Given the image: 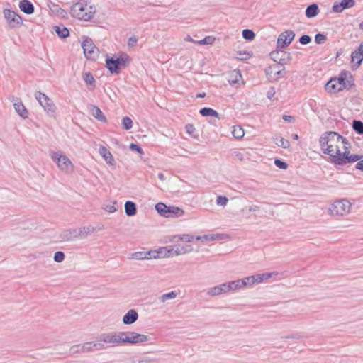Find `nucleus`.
Instances as JSON below:
<instances>
[{"instance_id":"obj_27","label":"nucleus","mask_w":363,"mask_h":363,"mask_svg":"<svg viewBox=\"0 0 363 363\" xmlns=\"http://www.w3.org/2000/svg\"><path fill=\"white\" fill-rule=\"evenodd\" d=\"M89 111L91 114L95 117L98 121L101 122H106V119L101 109L94 105L89 106Z\"/></svg>"},{"instance_id":"obj_15","label":"nucleus","mask_w":363,"mask_h":363,"mask_svg":"<svg viewBox=\"0 0 363 363\" xmlns=\"http://www.w3.org/2000/svg\"><path fill=\"white\" fill-rule=\"evenodd\" d=\"M57 167L60 170L65 172H72L74 169V165L71 160L66 156L62 155L60 160L57 161Z\"/></svg>"},{"instance_id":"obj_59","label":"nucleus","mask_w":363,"mask_h":363,"mask_svg":"<svg viewBox=\"0 0 363 363\" xmlns=\"http://www.w3.org/2000/svg\"><path fill=\"white\" fill-rule=\"evenodd\" d=\"M361 157L358 161V162L356 164V168L360 171L363 172V159L362 160V156L359 155Z\"/></svg>"},{"instance_id":"obj_16","label":"nucleus","mask_w":363,"mask_h":363,"mask_svg":"<svg viewBox=\"0 0 363 363\" xmlns=\"http://www.w3.org/2000/svg\"><path fill=\"white\" fill-rule=\"evenodd\" d=\"M158 257L157 255V252H152V250L147 251V252H136L134 253H132L129 258L135 259V260H143L145 259H156Z\"/></svg>"},{"instance_id":"obj_10","label":"nucleus","mask_w":363,"mask_h":363,"mask_svg":"<svg viewBox=\"0 0 363 363\" xmlns=\"http://www.w3.org/2000/svg\"><path fill=\"white\" fill-rule=\"evenodd\" d=\"M4 18L10 28H14L22 25V18L15 11L10 9L4 10Z\"/></svg>"},{"instance_id":"obj_57","label":"nucleus","mask_w":363,"mask_h":363,"mask_svg":"<svg viewBox=\"0 0 363 363\" xmlns=\"http://www.w3.org/2000/svg\"><path fill=\"white\" fill-rule=\"evenodd\" d=\"M255 279H254V281H255V283H262L264 279H263V277L262 276V274H255V275H252Z\"/></svg>"},{"instance_id":"obj_36","label":"nucleus","mask_w":363,"mask_h":363,"mask_svg":"<svg viewBox=\"0 0 363 363\" xmlns=\"http://www.w3.org/2000/svg\"><path fill=\"white\" fill-rule=\"evenodd\" d=\"M244 130L242 128L240 125H235L233 126V130H232V135L233 137H235L237 139H240L244 136Z\"/></svg>"},{"instance_id":"obj_42","label":"nucleus","mask_w":363,"mask_h":363,"mask_svg":"<svg viewBox=\"0 0 363 363\" xmlns=\"http://www.w3.org/2000/svg\"><path fill=\"white\" fill-rule=\"evenodd\" d=\"M326 40H327V37L324 34L319 33L315 35V42L317 44H323Z\"/></svg>"},{"instance_id":"obj_64","label":"nucleus","mask_w":363,"mask_h":363,"mask_svg":"<svg viewBox=\"0 0 363 363\" xmlns=\"http://www.w3.org/2000/svg\"><path fill=\"white\" fill-rule=\"evenodd\" d=\"M158 178L162 180V181H164V175L163 173H159L158 175H157Z\"/></svg>"},{"instance_id":"obj_45","label":"nucleus","mask_w":363,"mask_h":363,"mask_svg":"<svg viewBox=\"0 0 363 363\" xmlns=\"http://www.w3.org/2000/svg\"><path fill=\"white\" fill-rule=\"evenodd\" d=\"M228 201V199L225 196H218L216 199V203L222 206H226Z\"/></svg>"},{"instance_id":"obj_21","label":"nucleus","mask_w":363,"mask_h":363,"mask_svg":"<svg viewBox=\"0 0 363 363\" xmlns=\"http://www.w3.org/2000/svg\"><path fill=\"white\" fill-rule=\"evenodd\" d=\"M79 237L80 233H79L77 229L66 230H64L60 235V238L65 240H72L78 239Z\"/></svg>"},{"instance_id":"obj_19","label":"nucleus","mask_w":363,"mask_h":363,"mask_svg":"<svg viewBox=\"0 0 363 363\" xmlns=\"http://www.w3.org/2000/svg\"><path fill=\"white\" fill-rule=\"evenodd\" d=\"M69 352L72 354L91 352V347H90L89 342H87L82 345L72 346L69 349Z\"/></svg>"},{"instance_id":"obj_44","label":"nucleus","mask_w":363,"mask_h":363,"mask_svg":"<svg viewBox=\"0 0 363 363\" xmlns=\"http://www.w3.org/2000/svg\"><path fill=\"white\" fill-rule=\"evenodd\" d=\"M138 363H159V361L155 358L144 357L138 360Z\"/></svg>"},{"instance_id":"obj_39","label":"nucleus","mask_w":363,"mask_h":363,"mask_svg":"<svg viewBox=\"0 0 363 363\" xmlns=\"http://www.w3.org/2000/svg\"><path fill=\"white\" fill-rule=\"evenodd\" d=\"M177 296V293L172 291L171 292L162 294L161 296H160L159 300L161 302L164 303L167 300L175 298Z\"/></svg>"},{"instance_id":"obj_37","label":"nucleus","mask_w":363,"mask_h":363,"mask_svg":"<svg viewBox=\"0 0 363 363\" xmlns=\"http://www.w3.org/2000/svg\"><path fill=\"white\" fill-rule=\"evenodd\" d=\"M83 79L87 85H91L94 88L95 87L96 81L94 78L93 74L91 72H86L83 75Z\"/></svg>"},{"instance_id":"obj_28","label":"nucleus","mask_w":363,"mask_h":363,"mask_svg":"<svg viewBox=\"0 0 363 363\" xmlns=\"http://www.w3.org/2000/svg\"><path fill=\"white\" fill-rule=\"evenodd\" d=\"M14 108L17 113L23 118H27L28 116V111L22 104L21 101L15 102L13 104Z\"/></svg>"},{"instance_id":"obj_6","label":"nucleus","mask_w":363,"mask_h":363,"mask_svg":"<svg viewBox=\"0 0 363 363\" xmlns=\"http://www.w3.org/2000/svg\"><path fill=\"white\" fill-rule=\"evenodd\" d=\"M155 210L159 214L166 218L179 217L184 214V211L179 207L167 206L164 203L155 205Z\"/></svg>"},{"instance_id":"obj_20","label":"nucleus","mask_w":363,"mask_h":363,"mask_svg":"<svg viewBox=\"0 0 363 363\" xmlns=\"http://www.w3.org/2000/svg\"><path fill=\"white\" fill-rule=\"evenodd\" d=\"M138 318V314L134 309L129 310L123 317V323L125 325H131Z\"/></svg>"},{"instance_id":"obj_55","label":"nucleus","mask_w":363,"mask_h":363,"mask_svg":"<svg viewBox=\"0 0 363 363\" xmlns=\"http://www.w3.org/2000/svg\"><path fill=\"white\" fill-rule=\"evenodd\" d=\"M115 204H116V203H114L113 205L108 204L106 206L104 209L109 213H113V212L116 211V210H117V208L115 206Z\"/></svg>"},{"instance_id":"obj_41","label":"nucleus","mask_w":363,"mask_h":363,"mask_svg":"<svg viewBox=\"0 0 363 363\" xmlns=\"http://www.w3.org/2000/svg\"><path fill=\"white\" fill-rule=\"evenodd\" d=\"M242 37L247 40H252L255 38V33L250 29H244L242 30Z\"/></svg>"},{"instance_id":"obj_47","label":"nucleus","mask_w":363,"mask_h":363,"mask_svg":"<svg viewBox=\"0 0 363 363\" xmlns=\"http://www.w3.org/2000/svg\"><path fill=\"white\" fill-rule=\"evenodd\" d=\"M221 238V235L220 234H211V235H204L205 241H213L218 239Z\"/></svg>"},{"instance_id":"obj_8","label":"nucleus","mask_w":363,"mask_h":363,"mask_svg":"<svg viewBox=\"0 0 363 363\" xmlns=\"http://www.w3.org/2000/svg\"><path fill=\"white\" fill-rule=\"evenodd\" d=\"M85 57L88 60H95L99 53L98 48L94 44L91 38H86L82 43Z\"/></svg>"},{"instance_id":"obj_32","label":"nucleus","mask_w":363,"mask_h":363,"mask_svg":"<svg viewBox=\"0 0 363 363\" xmlns=\"http://www.w3.org/2000/svg\"><path fill=\"white\" fill-rule=\"evenodd\" d=\"M170 247H172V246L160 247V248H159L158 250L152 251V252H157V255H158V257L157 258H159L161 257H171V256H172V251H170Z\"/></svg>"},{"instance_id":"obj_40","label":"nucleus","mask_w":363,"mask_h":363,"mask_svg":"<svg viewBox=\"0 0 363 363\" xmlns=\"http://www.w3.org/2000/svg\"><path fill=\"white\" fill-rule=\"evenodd\" d=\"M122 125L124 130H128L133 127V121L128 116L123 117L122 119Z\"/></svg>"},{"instance_id":"obj_43","label":"nucleus","mask_w":363,"mask_h":363,"mask_svg":"<svg viewBox=\"0 0 363 363\" xmlns=\"http://www.w3.org/2000/svg\"><path fill=\"white\" fill-rule=\"evenodd\" d=\"M65 253L62 251H57L54 255V260L56 262H62L65 259Z\"/></svg>"},{"instance_id":"obj_48","label":"nucleus","mask_w":363,"mask_h":363,"mask_svg":"<svg viewBox=\"0 0 363 363\" xmlns=\"http://www.w3.org/2000/svg\"><path fill=\"white\" fill-rule=\"evenodd\" d=\"M254 279L255 277L253 276H250L241 279V281L244 282L245 286H252L255 284Z\"/></svg>"},{"instance_id":"obj_61","label":"nucleus","mask_w":363,"mask_h":363,"mask_svg":"<svg viewBox=\"0 0 363 363\" xmlns=\"http://www.w3.org/2000/svg\"><path fill=\"white\" fill-rule=\"evenodd\" d=\"M186 130L189 134H192L193 132L195 130V128L192 124H187L186 125Z\"/></svg>"},{"instance_id":"obj_11","label":"nucleus","mask_w":363,"mask_h":363,"mask_svg":"<svg viewBox=\"0 0 363 363\" xmlns=\"http://www.w3.org/2000/svg\"><path fill=\"white\" fill-rule=\"evenodd\" d=\"M283 48H277L276 50L271 52L270 57L279 64L284 65L291 60V56L289 52L282 50Z\"/></svg>"},{"instance_id":"obj_52","label":"nucleus","mask_w":363,"mask_h":363,"mask_svg":"<svg viewBox=\"0 0 363 363\" xmlns=\"http://www.w3.org/2000/svg\"><path fill=\"white\" fill-rule=\"evenodd\" d=\"M179 239L181 241H185V242H192L194 240V237L193 235H189V234H184L181 236H179Z\"/></svg>"},{"instance_id":"obj_22","label":"nucleus","mask_w":363,"mask_h":363,"mask_svg":"<svg viewBox=\"0 0 363 363\" xmlns=\"http://www.w3.org/2000/svg\"><path fill=\"white\" fill-rule=\"evenodd\" d=\"M19 9L26 14L30 15L34 13L33 4L29 0H21L19 2Z\"/></svg>"},{"instance_id":"obj_12","label":"nucleus","mask_w":363,"mask_h":363,"mask_svg":"<svg viewBox=\"0 0 363 363\" xmlns=\"http://www.w3.org/2000/svg\"><path fill=\"white\" fill-rule=\"evenodd\" d=\"M295 37V33L293 30H286L281 33L277 39V48H284L287 47Z\"/></svg>"},{"instance_id":"obj_60","label":"nucleus","mask_w":363,"mask_h":363,"mask_svg":"<svg viewBox=\"0 0 363 363\" xmlns=\"http://www.w3.org/2000/svg\"><path fill=\"white\" fill-rule=\"evenodd\" d=\"M275 94V90L274 87H271L270 89L267 93V97L269 99H271Z\"/></svg>"},{"instance_id":"obj_9","label":"nucleus","mask_w":363,"mask_h":363,"mask_svg":"<svg viewBox=\"0 0 363 363\" xmlns=\"http://www.w3.org/2000/svg\"><path fill=\"white\" fill-rule=\"evenodd\" d=\"M124 332H113L108 333H103L100 337L104 345L109 346H115L122 343V336H124Z\"/></svg>"},{"instance_id":"obj_5","label":"nucleus","mask_w":363,"mask_h":363,"mask_svg":"<svg viewBox=\"0 0 363 363\" xmlns=\"http://www.w3.org/2000/svg\"><path fill=\"white\" fill-rule=\"evenodd\" d=\"M351 203L347 199L335 201L329 208L332 216H345L350 212Z\"/></svg>"},{"instance_id":"obj_50","label":"nucleus","mask_w":363,"mask_h":363,"mask_svg":"<svg viewBox=\"0 0 363 363\" xmlns=\"http://www.w3.org/2000/svg\"><path fill=\"white\" fill-rule=\"evenodd\" d=\"M130 149L132 151H135V152H138L140 155H143L144 154V152H143V149L138 145H137V144L131 143L130 145Z\"/></svg>"},{"instance_id":"obj_34","label":"nucleus","mask_w":363,"mask_h":363,"mask_svg":"<svg viewBox=\"0 0 363 363\" xmlns=\"http://www.w3.org/2000/svg\"><path fill=\"white\" fill-rule=\"evenodd\" d=\"M77 230L79 233H80L79 238H85L89 234L93 233L95 230V228L91 225H88Z\"/></svg>"},{"instance_id":"obj_63","label":"nucleus","mask_w":363,"mask_h":363,"mask_svg":"<svg viewBox=\"0 0 363 363\" xmlns=\"http://www.w3.org/2000/svg\"><path fill=\"white\" fill-rule=\"evenodd\" d=\"M259 209V206H250L249 208H248V211L250 212H254V211H257Z\"/></svg>"},{"instance_id":"obj_17","label":"nucleus","mask_w":363,"mask_h":363,"mask_svg":"<svg viewBox=\"0 0 363 363\" xmlns=\"http://www.w3.org/2000/svg\"><path fill=\"white\" fill-rule=\"evenodd\" d=\"M170 251H172L173 255H180L191 252L193 251V247L190 245H177L170 247Z\"/></svg>"},{"instance_id":"obj_54","label":"nucleus","mask_w":363,"mask_h":363,"mask_svg":"<svg viewBox=\"0 0 363 363\" xmlns=\"http://www.w3.org/2000/svg\"><path fill=\"white\" fill-rule=\"evenodd\" d=\"M50 155L52 160L57 164V161L60 160L62 155L59 152H52Z\"/></svg>"},{"instance_id":"obj_23","label":"nucleus","mask_w":363,"mask_h":363,"mask_svg":"<svg viewBox=\"0 0 363 363\" xmlns=\"http://www.w3.org/2000/svg\"><path fill=\"white\" fill-rule=\"evenodd\" d=\"M99 154L104 159L107 164L110 165L114 164V159L111 152L104 146L99 148Z\"/></svg>"},{"instance_id":"obj_14","label":"nucleus","mask_w":363,"mask_h":363,"mask_svg":"<svg viewBox=\"0 0 363 363\" xmlns=\"http://www.w3.org/2000/svg\"><path fill=\"white\" fill-rule=\"evenodd\" d=\"M352 63L353 69H357L363 60V43H362L357 50L352 52Z\"/></svg>"},{"instance_id":"obj_26","label":"nucleus","mask_w":363,"mask_h":363,"mask_svg":"<svg viewBox=\"0 0 363 363\" xmlns=\"http://www.w3.org/2000/svg\"><path fill=\"white\" fill-rule=\"evenodd\" d=\"M90 347H91V352L99 350H106L108 345H104L100 335L94 341L89 342Z\"/></svg>"},{"instance_id":"obj_33","label":"nucleus","mask_w":363,"mask_h":363,"mask_svg":"<svg viewBox=\"0 0 363 363\" xmlns=\"http://www.w3.org/2000/svg\"><path fill=\"white\" fill-rule=\"evenodd\" d=\"M55 31L56 32L57 35L61 38H65L68 37L69 35V30L63 26H55Z\"/></svg>"},{"instance_id":"obj_4","label":"nucleus","mask_w":363,"mask_h":363,"mask_svg":"<svg viewBox=\"0 0 363 363\" xmlns=\"http://www.w3.org/2000/svg\"><path fill=\"white\" fill-rule=\"evenodd\" d=\"M35 97L48 116L50 117L55 116L57 108L50 98L40 91H35Z\"/></svg>"},{"instance_id":"obj_29","label":"nucleus","mask_w":363,"mask_h":363,"mask_svg":"<svg viewBox=\"0 0 363 363\" xmlns=\"http://www.w3.org/2000/svg\"><path fill=\"white\" fill-rule=\"evenodd\" d=\"M125 212L128 216H133L137 213L136 204L130 201H127L125 203Z\"/></svg>"},{"instance_id":"obj_49","label":"nucleus","mask_w":363,"mask_h":363,"mask_svg":"<svg viewBox=\"0 0 363 363\" xmlns=\"http://www.w3.org/2000/svg\"><path fill=\"white\" fill-rule=\"evenodd\" d=\"M311 41V38L308 35H303L299 38V43L302 45H307Z\"/></svg>"},{"instance_id":"obj_13","label":"nucleus","mask_w":363,"mask_h":363,"mask_svg":"<svg viewBox=\"0 0 363 363\" xmlns=\"http://www.w3.org/2000/svg\"><path fill=\"white\" fill-rule=\"evenodd\" d=\"M355 5V0H342L340 2L335 1L332 7L334 13H341L344 10L352 8Z\"/></svg>"},{"instance_id":"obj_3","label":"nucleus","mask_w":363,"mask_h":363,"mask_svg":"<svg viewBox=\"0 0 363 363\" xmlns=\"http://www.w3.org/2000/svg\"><path fill=\"white\" fill-rule=\"evenodd\" d=\"M71 13L74 18L89 21L93 17L95 9L92 6H89V11H87L86 4H84L82 2H77L72 6Z\"/></svg>"},{"instance_id":"obj_24","label":"nucleus","mask_w":363,"mask_h":363,"mask_svg":"<svg viewBox=\"0 0 363 363\" xmlns=\"http://www.w3.org/2000/svg\"><path fill=\"white\" fill-rule=\"evenodd\" d=\"M225 286H224V284H221L220 285L216 286L214 287H211L207 289V295L210 296H219L223 294H225Z\"/></svg>"},{"instance_id":"obj_51","label":"nucleus","mask_w":363,"mask_h":363,"mask_svg":"<svg viewBox=\"0 0 363 363\" xmlns=\"http://www.w3.org/2000/svg\"><path fill=\"white\" fill-rule=\"evenodd\" d=\"M345 80H346V73L342 72L340 75V77L337 79V81L338 82H340V84H338L340 86H344V89L347 88V85H345Z\"/></svg>"},{"instance_id":"obj_7","label":"nucleus","mask_w":363,"mask_h":363,"mask_svg":"<svg viewBox=\"0 0 363 363\" xmlns=\"http://www.w3.org/2000/svg\"><path fill=\"white\" fill-rule=\"evenodd\" d=\"M124 336H122L123 344H141L151 340L150 336L135 332H124Z\"/></svg>"},{"instance_id":"obj_30","label":"nucleus","mask_w":363,"mask_h":363,"mask_svg":"<svg viewBox=\"0 0 363 363\" xmlns=\"http://www.w3.org/2000/svg\"><path fill=\"white\" fill-rule=\"evenodd\" d=\"M319 9L316 4H310L306 9V17L311 18L316 16L318 14Z\"/></svg>"},{"instance_id":"obj_31","label":"nucleus","mask_w":363,"mask_h":363,"mask_svg":"<svg viewBox=\"0 0 363 363\" xmlns=\"http://www.w3.org/2000/svg\"><path fill=\"white\" fill-rule=\"evenodd\" d=\"M199 113L203 116H213L218 119L221 118L220 115L211 108L204 107L200 109Z\"/></svg>"},{"instance_id":"obj_1","label":"nucleus","mask_w":363,"mask_h":363,"mask_svg":"<svg viewBox=\"0 0 363 363\" xmlns=\"http://www.w3.org/2000/svg\"><path fill=\"white\" fill-rule=\"evenodd\" d=\"M320 149L324 154L331 157V162L337 165H345L355 162L360 159L359 155H350L347 139L334 131L324 133L319 139Z\"/></svg>"},{"instance_id":"obj_18","label":"nucleus","mask_w":363,"mask_h":363,"mask_svg":"<svg viewBox=\"0 0 363 363\" xmlns=\"http://www.w3.org/2000/svg\"><path fill=\"white\" fill-rule=\"evenodd\" d=\"M338 84H340V82H338L337 79H331L325 84L326 91L330 93H336L342 91L344 89V86H340Z\"/></svg>"},{"instance_id":"obj_56","label":"nucleus","mask_w":363,"mask_h":363,"mask_svg":"<svg viewBox=\"0 0 363 363\" xmlns=\"http://www.w3.org/2000/svg\"><path fill=\"white\" fill-rule=\"evenodd\" d=\"M138 41V38L135 36H132L128 39V45L129 47L134 46Z\"/></svg>"},{"instance_id":"obj_25","label":"nucleus","mask_w":363,"mask_h":363,"mask_svg":"<svg viewBox=\"0 0 363 363\" xmlns=\"http://www.w3.org/2000/svg\"><path fill=\"white\" fill-rule=\"evenodd\" d=\"M244 282L241 281V279H238L235 281H230L228 283H223L225 286L226 293L230 291H234L236 289H242L245 287Z\"/></svg>"},{"instance_id":"obj_58","label":"nucleus","mask_w":363,"mask_h":363,"mask_svg":"<svg viewBox=\"0 0 363 363\" xmlns=\"http://www.w3.org/2000/svg\"><path fill=\"white\" fill-rule=\"evenodd\" d=\"M278 273L277 272H268V273H264V274H262V276L263 277V279H268L269 278H272L273 276H276L277 275Z\"/></svg>"},{"instance_id":"obj_38","label":"nucleus","mask_w":363,"mask_h":363,"mask_svg":"<svg viewBox=\"0 0 363 363\" xmlns=\"http://www.w3.org/2000/svg\"><path fill=\"white\" fill-rule=\"evenodd\" d=\"M352 128L358 134H363V122L359 120H354L352 122Z\"/></svg>"},{"instance_id":"obj_53","label":"nucleus","mask_w":363,"mask_h":363,"mask_svg":"<svg viewBox=\"0 0 363 363\" xmlns=\"http://www.w3.org/2000/svg\"><path fill=\"white\" fill-rule=\"evenodd\" d=\"M213 41V38H212L211 37H206L205 38H203V40H201L198 42L199 44L200 45H208V44H211Z\"/></svg>"},{"instance_id":"obj_62","label":"nucleus","mask_w":363,"mask_h":363,"mask_svg":"<svg viewBox=\"0 0 363 363\" xmlns=\"http://www.w3.org/2000/svg\"><path fill=\"white\" fill-rule=\"evenodd\" d=\"M282 118L285 121L289 122V123H291V122L294 121V117L291 116L284 115Z\"/></svg>"},{"instance_id":"obj_35","label":"nucleus","mask_w":363,"mask_h":363,"mask_svg":"<svg viewBox=\"0 0 363 363\" xmlns=\"http://www.w3.org/2000/svg\"><path fill=\"white\" fill-rule=\"evenodd\" d=\"M274 143L279 146L281 147L284 149L289 148L290 146V142L288 140L284 139V138H274Z\"/></svg>"},{"instance_id":"obj_2","label":"nucleus","mask_w":363,"mask_h":363,"mask_svg":"<svg viewBox=\"0 0 363 363\" xmlns=\"http://www.w3.org/2000/svg\"><path fill=\"white\" fill-rule=\"evenodd\" d=\"M130 57L127 54H122L119 57H107L106 67L111 74H118L122 67L129 62Z\"/></svg>"},{"instance_id":"obj_46","label":"nucleus","mask_w":363,"mask_h":363,"mask_svg":"<svg viewBox=\"0 0 363 363\" xmlns=\"http://www.w3.org/2000/svg\"><path fill=\"white\" fill-rule=\"evenodd\" d=\"M274 164L278 168L281 169H286L288 167L287 163L280 159H276Z\"/></svg>"}]
</instances>
